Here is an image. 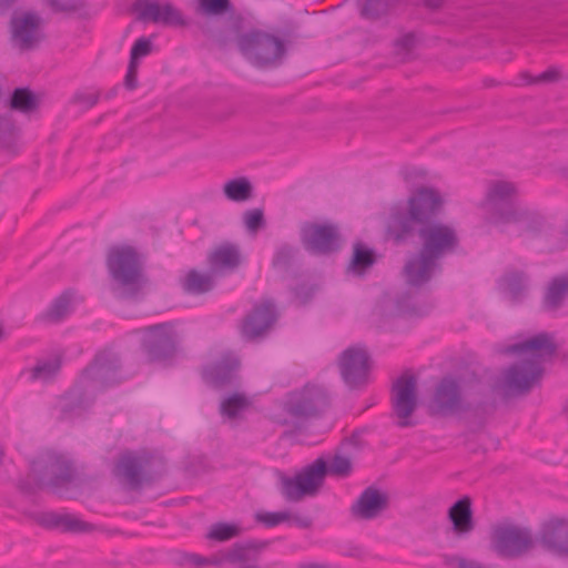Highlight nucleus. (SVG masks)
I'll list each match as a JSON object with an SVG mask.
<instances>
[{"label": "nucleus", "instance_id": "f257e3e1", "mask_svg": "<svg viewBox=\"0 0 568 568\" xmlns=\"http://www.w3.org/2000/svg\"><path fill=\"white\" fill-rule=\"evenodd\" d=\"M442 206L440 194L435 189L423 186L409 197L407 210H397L390 215L387 233L396 244L406 242L419 226L420 247L407 260L403 270L410 286L420 287L430 282L443 271L440 261L459 247L456 230L434 221Z\"/></svg>", "mask_w": 568, "mask_h": 568}, {"label": "nucleus", "instance_id": "f03ea898", "mask_svg": "<svg viewBox=\"0 0 568 568\" xmlns=\"http://www.w3.org/2000/svg\"><path fill=\"white\" fill-rule=\"evenodd\" d=\"M508 352L518 355H530L528 358H523L511 365L504 373V385L507 390L525 394L541 378L544 374L542 363L556 354L557 345L548 333L542 332L510 345Z\"/></svg>", "mask_w": 568, "mask_h": 568}, {"label": "nucleus", "instance_id": "7ed1b4c3", "mask_svg": "<svg viewBox=\"0 0 568 568\" xmlns=\"http://www.w3.org/2000/svg\"><path fill=\"white\" fill-rule=\"evenodd\" d=\"M352 471L348 457L335 455L328 463L324 457L316 458L294 477H282L281 494L288 501H300L305 496H315L324 485L326 475L347 477Z\"/></svg>", "mask_w": 568, "mask_h": 568}, {"label": "nucleus", "instance_id": "20e7f679", "mask_svg": "<svg viewBox=\"0 0 568 568\" xmlns=\"http://www.w3.org/2000/svg\"><path fill=\"white\" fill-rule=\"evenodd\" d=\"M517 194L514 183L494 181L489 184L484 205L487 207L489 221L493 224H525L529 232H538L544 224V217L513 201Z\"/></svg>", "mask_w": 568, "mask_h": 568}, {"label": "nucleus", "instance_id": "39448f33", "mask_svg": "<svg viewBox=\"0 0 568 568\" xmlns=\"http://www.w3.org/2000/svg\"><path fill=\"white\" fill-rule=\"evenodd\" d=\"M74 478L75 468L69 458L62 454L45 452L30 463V471L27 478L19 480L18 488L24 494H34L45 488L61 494Z\"/></svg>", "mask_w": 568, "mask_h": 568}, {"label": "nucleus", "instance_id": "423d86ee", "mask_svg": "<svg viewBox=\"0 0 568 568\" xmlns=\"http://www.w3.org/2000/svg\"><path fill=\"white\" fill-rule=\"evenodd\" d=\"M106 266L112 278L133 296L140 291L142 263L132 246H113L106 256Z\"/></svg>", "mask_w": 568, "mask_h": 568}, {"label": "nucleus", "instance_id": "0eeeda50", "mask_svg": "<svg viewBox=\"0 0 568 568\" xmlns=\"http://www.w3.org/2000/svg\"><path fill=\"white\" fill-rule=\"evenodd\" d=\"M237 45L242 54L256 67L272 65L285 53V44L281 39L260 30L241 34Z\"/></svg>", "mask_w": 568, "mask_h": 568}, {"label": "nucleus", "instance_id": "6e6552de", "mask_svg": "<svg viewBox=\"0 0 568 568\" xmlns=\"http://www.w3.org/2000/svg\"><path fill=\"white\" fill-rule=\"evenodd\" d=\"M491 549L503 558H517L534 545L530 529L513 524L496 525L490 534Z\"/></svg>", "mask_w": 568, "mask_h": 568}, {"label": "nucleus", "instance_id": "1a4fd4ad", "mask_svg": "<svg viewBox=\"0 0 568 568\" xmlns=\"http://www.w3.org/2000/svg\"><path fill=\"white\" fill-rule=\"evenodd\" d=\"M429 408L442 416L474 410L471 403L464 397L460 379L453 375H446L437 383Z\"/></svg>", "mask_w": 568, "mask_h": 568}, {"label": "nucleus", "instance_id": "9d476101", "mask_svg": "<svg viewBox=\"0 0 568 568\" xmlns=\"http://www.w3.org/2000/svg\"><path fill=\"white\" fill-rule=\"evenodd\" d=\"M153 455L148 450H124L114 464L113 474L131 490H139L151 480L149 467Z\"/></svg>", "mask_w": 568, "mask_h": 568}, {"label": "nucleus", "instance_id": "9b49d317", "mask_svg": "<svg viewBox=\"0 0 568 568\" xmlns=\"http://www.w3.org/2000/svg\"><path fill=\"white\" fill-rule=\"evenodd\" d=\"M268 545V540L260 539L236 541L219 551L211 562L216 566L227 565L229 568H268L260 564L261 554Z\"/></svg>", "mask_w": 568, "mask_h": 568}, {"label": "nucleus", "instance_id": "f8f14e48", "mask_svg": "<svg viewBox=\"0 0 568 568\" xmlns=\"http://www.w3.org/2000/svg\"><path fill=\"white\" fill-rule=\"evenodd\" d=\"M329 406V399L323 387L306 385L301 390L292 392L284 403V410L298 419L321 415Z\"/></svg>", "mask_w": 568, "mask_h": 568}, {"label": "nucleus", "instance_id": "ddd939ff", "mask_svg": "<svg viewBox=\"0 0 568 568\" xmlns=\"http://www.w3.org/2000/svg\"><path fill=\"white\" fill-rule=\"evenodd\" d=\"M301 243L314 255H331L342 247L338 227L329 223H305L301 227Z\"/></svg>", "mask_w": 568, "mask_h": 568}, {"label": "nucleus", "instance_id": "4468645a", "mask_svg": "<svg viewBox=\"0 0 568 568\" xmlns=\"http://www.w3.org/2000/svg\"><path fill=\"white\" fill-rule=\"evenodd\" d=\"M179 342V334L170 323L146 327L144 349L151 362H166L172 359L178 352Z\"/></svg>", "mask_w": 568, "mask_h": 568}, {"label": "nucleus", "instance_id": "2eb2a0df", "mask_svg": "<svg viewBox=\"0 0 568 568\" xmlns=\"http://www.w3.org/2000/svg\"><path fill=\"white\" fill-rule=\"evenodd\" d=\"M82 377L93 383L98 390L115 386L123 379L121 375V361L114 353L101 352L83 369Z\"/></svg>", "mask_w": 568, "mask_h": 568}, {"label": "nucleus", "instance_id": "dca6fc26", "mask_svg": "<svg viewBox=\"0 0 568 568\" xmlns=\"http://www.w3.org/2000/svg\"><path fill=\"white\" fill-rule=\"evenodd\" d=\"M390 400L393 410L399 418L397 425L399 427L412 426L409 417L418 405L416 377L407 374L399 376L393 384Z\"/></svg>", "mask_w": 568, "mask_h": 568}, {"label": "nucleus", "instance_id": "f3484780", "mask_svg": "<svg viewBox=\"0 0 568 568\" xmlns=\"http://www.w3.org/2000/svg\"><path fill=\"white\" fill-rule=\"evenodd\" d=\"M277 321V311L271 301L256 304L242 318L240 333L245 341L263 338Z\"/></svg>", "mask_w": 568, "mask_h": 568}, {"label": "nucleus", "instance_id": "a211bd4d", "mask_svg": "<svg viewBox=\"0 0 568 568\" xmlns=\"http://www.w3.org/2000/svg\"><path fill=\"white\" fill-rule=\"evenodd\" d=\"M343 381L351 387L357 388L367 382L369 372V355L361 346H351L339 356L338 361Z\"/></svg>", "mask_w": 568, "mask_h": 568}, {"label": "nucleus", "instance_id": "6ab92c4d", "mask_svg": "<svg viewBox=\"0 0 568 568\" xmlns=\"http://www.w3.org/2000/svg\"><path fill=\"white\" fill-rule=\"evenodd\" d=\"M240 367V358L233 352H225L217 361L203 367L202 378L216 389L235 386Z\"/></svg>", "mask_w": 568, "mask_h": 568}, {"label": "nucleus", "instance_id": "aec40b11", "mask_svg": "<svg viewBox=\"0 0 568 568\" xmlns=\"http://www.w3.org/2000/svg\"><path fill=\"white\" fill-rule=\"evenodd\" d=\"M139 21L163 26L183 27L185 20L179 9L172 3H159L151 0H136L132 6Z\"/></svg>", "mask_w": 568, "mask_h": 568}, {"label": "nucleus", "instance_id": "412c9836", "mask_svg": "<svg viewBox=\"0 0 568 568\" xmlns=\"http://www.w3.org/2000/svg\"><path fill=\"white\" fill-rule=\"evenodd\" d=\"M41 18L33 12H24L10 21L12 40L21 50L33 49L42 39Z\"/></svg>", "mask_w": 568, "mask_h": 568}, {"label": "nucleus", "instance_id": "4be33fe9", "mask_svg": "<svg viewBox=\"0 0 568 568\" xmlns=\"http://www.w3.org/2000/svg\"><path fill=\"white\" fill-rule=\"evenodd\" d=\"M243 255L237 244L224 242L215 246L206 256V264L216 277H224L237 271Z\"/></svg>", "mask_w": 568, "mask_h": 568}, {"label": "nucleus", "instance_id": "5701e85b", "mask_svg": "<svg viewBox=\"0 0 568 568\" xmlns=\"http://www.w3.org/2000/svg\"><path fill=\"white\" fill-rule=\"evenodd\" d=\"M31 518L36 524L45 529H59L62 532H90L94 530V526L90 523L81 520L71 514H59L54 511L30 513Z\"/></svg>", "mask_w": 568, "mask_h": 568}, {"label": "nucleus", "instance_id": "b1692460", "mask_svg": "<svg viewBox=\"0 0 568 568\" xmlns=\"http://www.w3.org/2000/svg\"><path fill=\"white\" fill-rule=\"evenodd\" d=\"M388 507V497L375 487H367L351 506V515L355 519L372 520Z\"/></svg>", "mask_w": 568, "mask_h": 568}, {"label": "nucleus", "instance_id": "393cba45", "mask_svg": "<svg viewBox=\"0 0 568 568\" xmlns=\"http://www.w3.org/2000/svg\"><path fill=\"white\" fill-rule=\"evenodd\" d=\"M498 287L513 304H521L529 295V274L523 270L509 267L499 277Z\"/></svg>", "mask_w": 568, "mask_h": 568}, {"label": "nucleus", "instance_id": "a878e982", "mask_svg": "<svg viewBox=\"0 0 568 568\" xmlns=\"http://www.w3.org/2000/svg\"><path fill=\"white\" fill-rule=\"evenodd\" d=\"M540 542L554 554L568 557V520L554 518L544 524Z\"/></svg>", "mask_w": 568, "mask_h": 568}, {"label": "nucleus", "instance_id": "bb28decb", "mask_svg": "<svg viewBox=\"0 0 568 568\" xmlns=\"http://www.w3.org/2000/svg\"><path fill=\"white\" fill-rule=\"evenodd\" d=\"M448 519L452 523L454 534L459 537L468 536L475 529L471 499L464 496L448 509Z\"/></svg>", "mask_w": 568, "mask_h": 568}, {"label": "nucleus", "instance_id": "cd10ccee", "mask_svg": "<svg viewBox=\"0 0 568 568\" xmlns=\"http://www.w3.org/2000/svg\"><path fill=\"white\" fill-rule=\"evenodd\" d=\"M568 298V274L552 277L545 287L541 307L546 312L560 310Z\"/></svg>", "mask_w": 568, "mask_h": 568}, {"label": "nucleus", "instance_id": "c85d7f7f", "mask_svg": "<svg viewBox=\"0 0 568 568\" xmlns=\"http://www.w3.org/2000/svg\"><path fill=\"white\" fill-rule=\"evenodd\" d=\"M74 292L65 290L55 297L50 306L40 313L36 321L45 324H55L62 322L72 312V301Z\"/></svg>", "mask_w": 568, "mask_h": 568}, {"label": "nucleus", "instance_id": "c756f323", "mask_svg": "<svg viewBox=\"0 0 568 568\" xmlns=\"http://www.w3.org/2000/svg\"><path fill=\"white\" fill-rule=\"evenodd\" d=\"M215 274L209 270L203 273L196 268H191L184 277L180 280V285L184 293L189 295H203L215 287Z\"/></svg>", "mask_w": 568, "mask_h": 568}, {"label": "nucleus", "instance_id": "7c9ffc66", "mask_svg": "<svg viewBox=\"0 0 568 568\" xmlns=\"http://www.w3.org/2000/svg\"><path fill=\"white\" fill-rule=\"evenodd\" d=\"M376 262L375 253L362 242H356L353 246V254L348 265V271L355 275H364Z\"/></svg>", "mask_w": 568, "mask_h": 568}, {"label": "nucleus", "instance_id": "2f4dec72", "mask_svg": "<svg viewBox=\"0 0 568 568\" xmlns=\"http://www.w3.org/2000/svg\"><path fill=\"white\" fill-rule=\"evenodd\" d=\"M51 11L54 13H63L69 17L88 18L89 0H45Z\"/></svg>", "mask_w": 568, "mask_h": 568}, {"label": "nucleus", "instance_id": "473e14b6", "mask_svg": "<svg viewBox=\"0 0 568 568\" xmlns=\"http://www.w3.org/2000/svg\"><path fill=\"white\" fill-rule=\"evenodd\" d=\"M93 402V396H89L85 390L74 387L64 396L61 410L64 414L82 412L88 409Z\"/></svg>", "mask_w": 568, "mask_h": 568}, {"label": "nucleus", "instance_id": "72a5a7b5", "mask_svg": "<svg viewBox=\"0 0 568 568\" xmlns=\"http://www.w3.org/2000/svg\"><path fill=\"white\" fill-rule=\"evenodd\" d=\"M39 106L38 97L29 88H17L10 98V108L21 113H30Z\"/></svg>", "mask_w": 568, "mask_h": 568}, {"label": "nucleus", "instance_id": "f704fd0d", "mask_svg": "<svg viewBox=\"0 0 568 568\" xmlns=\"http://www.w3.org/2000/svg\"><path fill=\"white\" fill-rule=\"evenodd\" d=\"M225 196L234 202H244L252 197L253 186L246 178L230 180L223 187Z\"/></svg>", "mask_w": 568, "mask_h": 568}, {"label": "nucleus", "instance_id": "c9c22d12", "mask_svg": "<svg viewBox=\"0 0 568 568\" xmlns=\"http://www.w3.org/2000/svg\"><path fill=\"white\" fill-rule=\"evenodd\" d=\"M62 366V361L59 356H55L50 359H40L31 369L30 378L32 381H43L49 382L52 381L58 373L60 372Z\"/></svg>", "mask_w": 568, "mask_h": 568}, {"label": "nucleus", "instance_id": "e433bc0d", "mask_svg": "<svg viewBox=\"0 0 568 568\" xmlns=\"http://www.w3.org/2000/svg\"><path fill=\"white\" fill-rule=\"evenodd\" d=\"M398 0H358L361 16L367 20H376L386 16Z\"/></svg>", "mask_w": 568, "mask_h": 568}, {"label": "nucleus", "instance_id": "4c0bfd02", "mask_svg": "<svg viewBox=\"0 0 568 568\" xmlns=\"http://www.w3.org/2000/svg\"><path fill=\"white\" fill-rule=\"evenodd\" d=\"M298 254V247L288 243L280 244L273 254L272 266L280 271H290Z\"/></svg>", "mask_w": 568, "mask_h": 568}, {"label": "nucleus", "instance_id": "58836bf2", "mask_svg": "<svg viewBox=\"0 0 568 568\" xmlns=\"http://www.w3.org/2000/svg\"><path fill=\"white\" fill-rule=\"evenodd\" d=\"M251 405L250 399L242 393L225 397L220 405V413L229 418H235Z\"/></svg>", "mask_w": 568, "mask_h": 568}, {"label": "nucleus", "instance_id": "ea45409f", "mask_svg": "<svg viewBox=\"0 0 568 568\" xmlns=\"http://www.w3.org/2000/svg\"><path fill=\"white\" fill-rule=\"evenodd\" d=\"M19 130L10 116H0V149L11 151L14 149Z\"/></svg>", "mask_w": 568, "mask_h": 568}, {"label": "nucleus", "instance_id": "a19ab883", "mask_svg": "<svg viewBox=\"0 0 568 568\" xmlns=\"http://www.w3.org/2000/svg\"><path fill=\"white\" fill-rule=\"evenodd\" d=\"M241 532L242 530L240 526L235 524L217 523L211 526V529L207 532L206 538L224 542L239 537Z\"/></svg>", "mask_w": 568, "mask_h": 568}, {"label": "nucleus", "instance_id": "79ce46f5", "mask_svg": "<svg viewBox=\"0 0 568 568\" xmlns=\"http://www.w3.org/2000/svg\"><path fill=\"white\" fill-rule=\"evenodd\" d=\"M254 518L255 521L264 525L265 527L273 528L287 521L291 518V515L287 511H258L255 514Z\"/></svg>", "mask_w": 568, "mask_h": 568}, {"label": "nucleus", "instance_id": "37998d69", "mask_svg": "<svg viewBox=\"0 0 568 568\" xmlns=\"http://www.w3.org/2000/svg\"><path fill=\"white\" fill-rule=\"evenodd\" d=\"M199 9L203 13L219 16L232 9L230 0H199Z\"/></svg>", "mask_w": 568, "mask_h": 568}, {"label": "nucleus", "instance_id": "c03bdc74", "mask_svg": "<svg viewBox=\"0 0 568 568\" xmlns=\"http://www.w3.org/2000/svg\"><path fill=\"white\" fill-rule=\"evenodd\" d=\"M100 91L94 89L77 91L72 97V103L80 105L83 110L93 108L100 99Z\"/></svg>", "mask_w": 568, "mask_h": 568}, {"label": "nucleus", "instance_id": "a18cd8bd", "mask_svg": "<svg viewBox=\"0 0 568 568\" xmlns=\"http://www.w3.org/2000/svg\"><path fill=\"white\" fill-rule=\"evenodd\" d=\"M153 50V44L150 38L141 37L135 40L131 48L130 61L139 62L141 58L149 55Z\"/></svg>", "mask_w": 568, "mask_h": 568}, {"label": "nucleus", "instance_id": "49530a36", "mask_svg": "<svg viewBox=\"0 0 568 568\" xmlns=\"http://www.w3.org/2000/svg\"><path fill=\"white\" fill-rule=\"evenodd\" d=\"M245 226L250 232H257L265 226V219L263 210L253 209L244 213Z\"/></svg>", "mask_w": 568, "mask_h": 568}, {"label": "nucleus", "instance_id": "de8ad7c7", "mask_svg": "<svg viewBox=\"0 0 568 568\" xmlns=\"http://www.w3.org/2000/svg\"><path fill=\"white\" fill-rule=\"evenodd\" d=\"M315 291L316 287L314 285H310L306 283L298 284L292 290L294 297L300 302V304L303 305L312 300Z\"/></svg>", "mask_w": 568, "mask_h": 568}, {"label": "nucleus", "instance_id": "09e8293b", "mask_svg": "<svg viewBox=\"0 0 568 568\" xmlns=\"http://www.w3.org/2000/svg\"><path fill=\"white\" fill-rule=\"evenodd\" d=\"M139 62L129 61L128 71L124 77V85L128 90H134L138 87Z\"/></svg>", "mask_w": 568, "mask_h": 568}, {"label": "nucleus", "instance_id": "8fccbe9b", "mask_svg": "<svg viewBox=\"0 0 568 568\" xmlns=\"http://www.w3.org/2000/svg\"><path fill=\"white\" fill-rule=\"evenodd\" d=\"M560 72L556 68H549L546 71L541 72L536 79L535 82H554L559 80Z\"/></svg>", "mask_w": 568, "mask_h": 568}, {"label": "nucleus", "instance_id": "3c124183", "mask_svg": "<svg viewBox=\"0 0 568 568\" xmlns=\"http://www.w3.org/2000/svg\"><path fill=\"white\" fill-rule=\"evenodd\" d=\"M452 561L457 562V568H489L479 561L470 560L462 557H454Z\"/></svg>", "mask_w": 568, "mask_h": 568}, {"label": "nucleus", "instance_id": "603ef678", "mask_svg": "<svg viewBox=\"0 0 568 568\" xmlns=\"http://www.w3.org/2000/svg\"><path fill=\"white\" fill-rule=\"evenodd\" d=\"M398 44L402 45L405 49H412L415 44V37L412 33H408L404 37H402L398 40Z\"/></svg>", "mask_w": 568, "mask_h": 568}, {"label": "nucleus", "instance_id": "864d4df0", "mask_svg": "<svg viewBox=\"0 0 568 568\" xmlns=\"http://www.w3.org/2000/svg\"><path fill=\"white\" fill-rule=\"evenodd\" d=\"M296 568H332V566L326 562H301Z\"/></svg>", "mask_w": 568, "mask_h": 568}, {"label": "nucleus", "instance_id": "5fc2aeb1", "mask_svg": "<svg viewBox=\"0 0 568 568\" xmlns=\"http://www.w3.org/2000/svg\"><path fill=\"white\" fill-rule=\"evenodd\" d=\"M445 0H423V3L426 8L436 10L439 9Z\"/></svg>", "mask_w": 568, "mask_h": 568}, {"label": "nucleus", "instance_id": "6e6d98bb", "mask_svg": "<svg viewBox=\"0 0 568 568\" xmlns=\"http://www.w3.org/2000/svg\"><path fill=\"white\" fill-rule=\"evenodd\" d=\"M295 524L301 528H310L312 525V520L307 517H294Z\"/></svg>", "mask_w": 568, "mask_h": 568}, {"label": "nucleus", "instance_id": "4d7b16f0", "mask_svg": "<svg viewBox=\"0 0 568 568\" xmlns=\"http://www.w3.org/2000/svg\"><path fill=\"white\" fill-rule=\"evenodd\" d=\"M191 561L196 566V567H202L204 565H206L209 562V559L204 558V557H201V556H197V555H192L191 556Z\"/></svg>", "mask_w": 568, "mask_h": 568}, {"label": "nucleus", "instance_id": "13d9d810", "mask_svg": "<svg viewBox=\"0 0 568 568\" xmlns=\"http://www.w3.org/2000/svg\"><path fill=\"white\" fill-rule=\"evenodd\" d=\"M17 0H0V12L10 9Z\"/></svg>", "mask_w": 568, "mask_h": 568}, {"label": "nucleus", "instance_id": "bf43d9fd", "mask_svg": "<svg viewBox=\"0 0 568 568\" xmlns=\"http://www.w3.org/2000/svg\"><path fill=\"white\" fill-rule=\"evenodd\" d=\"M115 94H116V90H115V89H112V90H111V91L105 95V98H106V99H110V98L114 97Z\"/></svg>", "mask_w": 568, "mask_h": 568}, {"label": "nucleus", "instance_id": "052dcab7", "mask_svg": "<svg viewBox=\"0 0 568 568\" xmlns=\"http://www.w3.org/2000/svg\"><path fill=\"white\" fill-rule=\"evenodd\" d=\"M3 458H4V450H3V448L0 447V464L2 463Z\"/></svg>", "mask_w": 568, "mask_h": 568}]
</instances>
